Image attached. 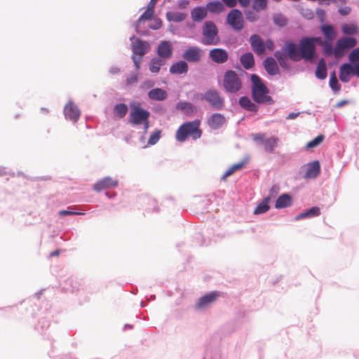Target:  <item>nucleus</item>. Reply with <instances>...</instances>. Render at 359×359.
Returning <instances> with one entry per match:
<instances>
[{"label": "nucleus", "mask_w": 359, "mask_h": 359, "mask_svg": "<svg viewBox=\"0 0 359 359\" xmlns=\"http://www.w3.org/2000/svg\"><path fill=\"white\" fill-rule=\"evenodd\" d=\"M265 43V49L268 48L269 50H272L274 48L273 42L271 39H268L264 42Z\"/></svg>", "instance_id": "55"}, {"label": "nucleus", "mask_w": 359, "mask_h": 359, "mask_svg": "<svg viewBox=\"0 0 359 359\" xmlns=\"http://www.w3.org/2000/svg\"><path fill=\"white\" fill-rule=\"evenodd\" d=\"M330 86L331 88L334 91H338L340 89V85L338 82L335 72H333L330 75Z\"/></svg>", "instance_id": "40"}, {"label": "nucleus", "mask_w": 359, "mask_h": 359, "mask_svg": "<svg viewBox=\"0 0 359 359\" xmlns=\"http://www.w3.org/2000/svg\"><path fill=\"white\" fill-rule=\"evenodd\" d=\"M223 87L226 92L236 94L242 88V81L234 71L227 70L224 75Z\"/></svg>", "instance_id": "5"}, {"label": "nucleus", "mask_w": 359, "mask_h": 359, "mask_svg": "<svg viewBox=\"0 0 359 359\" xmlns=\"http://www.w3.org/2000/svg\"><path fill=\"white\" fill-rule=\"evenodd\" d=\"M264 67L270 75H276L279 73L278 67L276 60L271 57H266L263 62Z\"/></svg>", "instance_id": "20"}, {"label": "nucleus", "mask_w": 359, "mask_h": 359, "mask_svg": "<svg viewBox=\"0 0 359 359\" xmlns=\"http://www.w3.org/2000/svg\"><path fill=\"white\" fill-rule=\"evenodd\" d=\"M252 97L257 104H272L274 102L269 95V90L256 74L251 75Z\"/></svg>", "instance_id": "3"}, {"label": "nucleus", "mask_w": 359, "mask_h": 359, "mask_svg": "<svg viewBox=\"0 0 359 359\" xmlns=\"http://www.w3.org/2000/svg\"><path fill=\"white\" fill-rule=\"evenodd\" d=\"M161 130H156L153 133L151 134L148 140V144L154 145L156 144L161 138Z\"/></svg>", "instance_id": "39"}, {"label": "nucleus", "mask_w": 359, "mask_h": 359, "mask_svg": "<svg viewBox=\"0 0 359 359\" xmlns=\"http://www.w3.org/2000/svg\"><path fill=\"white\" fill-rule=\"evenodd\" d=\"M148 97L152 100L163 101L167 98L168 93L162 88H155L149 91Z\"/></svg>", "instance_id": "22"}, {"label": "nucleus", "mask_w": 359, "mask_h": 359, "mask_svg": "<svg viewBox=\"0 0 359 359\" xmlns=\"http://www.w3.org/2000/svg\"><path fill=\"white\" fill-rule=\"evenodd\" d=\"M202 50L197 46L188 48L183 53L182 57L189 62H198L201 59Z\"/></svg>", "instance_id": "12"}, {"label": "nucleus", "mask_w": 359, "mask_h": 359, "mask_svg": "<svg viewBox=\"0 0 359 359\" xmlns=\"http://www.w3.org/2000/svg\"><path fill=\"white\" fill-rule=\"evenodd\" d=\"M351 74L359 77V64H354L353 67L348 63L342 65L340 67L339 79L342 82H348Z\"/></svg>", "instance_id": "10"}, {"label": "nucleus", "mask_w": 359, "mask_h": 359, "mask_svg": "<svg viewBox=\"0 0 359 359\" xmlns=\"http://www.w3.org/2000/svg\"><path fill=\"white\" fill-rule=\"evenodd\" d=\"M320 172V163L318 161H315L308 165L307 170L305 174V178H316Z\"/></svg>", "instance_id": "23"}, {"label": "nucleus", "mask_w": 359, "mask_h": 359, "mask_svg": "<svg viewBox=\"0 0 359 359\" xmlns=\"http://www.w3.org/2000/svg\"><path fill=\"white\" fill-rule=\"evenodd\" d=\"M225 123V118L221 114H214L208 120V126L213 130L222 127Z\"/></svg>", "instance_id": "19"}, {"label": "nucleus", "mask_w": 359, "mask_h": 359, "mask_svg": "<svg viewBox=\"0 0 359 359\" xmlns=\"http://www.w3.org/2000/svg\"><path fill=\"white\" fill-rule=\"evenodd\" d=\"M157 53L161 59L165 60L171 57L172 54V48L169 41H161L157 48Z\"/></svg>", "instance_id": "16"}, {"label": "nucleus", "mask_w": 359, "mask_h": 359, "mask_svg": "<svg viewBox=\"0 0 359 359\" xmlns=\"http://www.w3.org/2000/svg\"><path fill=\"white\" fill-rule=\"evenodd\" d=\"M208 9L206 7L198 6L193 8L191 11V17L194 22H201L206 18Z\"/></svg>", "instance_id": "21"}, {"label": "nucleus", "mask_w": 359, "mask_h": 359, "mask_svg": "<svg viewBox=\"0 0 359 359\" xmlns=\"http://www.w3.org/2000/svg\"><path fill=\"white\" fill-rule=\"evenodd\" d=\"M316 76L322 80L327 77L326 62L323 58H321L318 62L316 71Z\"/></svg>", "instance_id": "30"}, {"label": "nucleus", "mask_w": 359, "mask_h": 359, "mask_svg": "<svg viewBox=\"0 0 359 359\" xmlns=\"http://www.w3.org/2000/svg\"><path fill=\"white\" fill-rule=\"evenodd\" d=\"M176 108L186 114H191L195 111V107L188 102H180L177 104Z\"/></svg>", "instance_id": "34"}, {"label": "nucleus", "mask_w": 359, "mask_h": 359, "mask_svg": "<svg viewBox=\"0 0 359 359\" xmlns=\"http://www.w3.org/2000/svg\"><path fill=\"white\" fill-rule=\"evenodd\" d=\"M188 71V65L185 61H179L171 65L170 72L172 74H186Z\"/></svg>", "instance_id": "25"}, {"label": "nucleus", "mask_w": 359, "mask_h": 359, "mask_svg": "<svg viewBox=\"0 0 359 359\" xmlns=\"http://www.w3.org/2000/svg\"><path fill=\"white\" fill-rule=\"evenodd\" d=\"M341 29L343 32L346 34H353L358 32V27L354 24L344 25Z\"/></svg>", "instance_id": "41"}, {"label": "nucleus", "mask_w": 359, "mask_h": 359, "mask_svg": "<svg viewBox=\"0 0 359 359\" xmlns=\"http://www.w3.org/2000/svg\"><path fill=\"white\" fill-rule=\"evenodd\" d=\"M245 165V162H241V163H236V164H233V168L236 169V170H241L243 166Z\"/></svg>", "instance_id": "59"}, {"label": "nucleus", "mask_w": 359, "mask_h": 359, "mask_svg": "<svg viewBox=\"0 0 359 359\" xmlns=\"http://www.w3.org/2000/svg\"><path fill=\"white\" fill-rule=\"evenodd\" d=\"M154 86V82L151 80H147L145 81L142 85V87L144 88H149Z\"/></svg>", "instance_id": "53"}, {"label": "nucleus", "mask_w": 359, "mask_h": 359, "mask_svg": "<svg viewBox=\"0 0 359 359\" xmlns=\"http://www.w3.org/2000/svg\"><path fill=\"white\" fill-rule=\"evenodd\" d=\"M154 13V11L151 8H147L146 11L140 15L138 21H145L150 20Z\"/></svg>", "instance_id": "43"}, {"label": "nucleus", "mask_w": 359, "mask_h": 359, "mask_svg": "<svg viewBox=\"0 0 359 359\" xmlns=\"http://www.w3.org/2000/svg\"><path fill=\"white\" fill-rule=\"evenodd\" d=\"M130 111L128 122L133 126L142 125L144 121L149 118L150 113L141 107V104L132 102L130 103Z\"/></svg>", "instance_id": "6"}, {"label": "nucleus", "mask_w": 359, "mask_h": 359, "mask_svg": "<svg viewBox=\"0 0 359 359\" xmlns=\"http://www.w3.org/2000/svg\"><path fill=\"white\" fill-rule=\"evenodd\" d=\"M157 1H158V0H150L149 4L147 6V8H151V10L154 11V6L156 4Z\"/></svg>", "instance_id": "60"}, {"label": "nucleus", "mask_w": 359, "mask_h": 359, "mask_svg": "<svg viewBox=\"0 0 359 359\" xmlns=\"http://www.w3.org/2000/svg\"><path fill=\"white\" fill-rule=\"evenodd\" d=\"M64 114L67 118L72 121H76L80 116V111L78 107L72 102L67 104L64 108Z\"/></svg>", "instance_id": "17"}, {"label": "nucleus", "mask_w": 359, "mask_h": 359, "mask_svg": "<svg viewBox=\"0 0 359 359\" xmlns=\"http://www.w3.org/2000/svg\"><path fill=\"white\" fill-rule=\"evenodd\" d=\"M318 38L304 37L302 38L299 45L291 41H285L282 48V51L277 50L274 55L280 66L283 69H289L287 57L294 62H299L301 60L311 62L316 55V41Z\"/></svg>", "instance_id": "1"}, {"label": "nucleus", "mask_w": 359, "mask_h": 359, "mask_svg": "<svg viewBox=\"0 0 359 359\" xmlns=\"http://www.w3.org/2000/svg\"><path fill=\"white\" fill-rule=\"evenodd\" d=\"M242 7H248L251 0H236Z\"/></svg>", "instance_id": "58"}, {"label": "nucleus", "mask_w": 359, "mask_h": 359, "mask_svg": "<svg viewBox=\"0 0 359 359\" xmlns=\"http://www.w3.org/2000/svg\"><path fill=\"white\" fill-rule=\"evenodd\" d=\"M245 16L247 20L250 22H255L258 19L257 14L252 11H245Z\"/></svg>", "instance_id": "47"}, {"label": "nucleus", "mask_w": 359, "mask_h": 359, "mask_svg": "<svg viewBox=\"0 0 359 359\" xmlns=\"http://www.w3.org/2000/svg\"><path fill=\"white\" fill-rule=\"evenodd\" d=\"M165 64V61L160 57H154L151 60L149 64V71L152 73H158L161 67L163 66Z\"/></svg>", "instance_id": "31"}, {"label": "nucleus", "mask_w": 359, "mask_h": 359, "mask_svg": "<svg viewBox=\"0 0 359 359\" xmlns=\"http://www.w3.org/2000/svg\"><path fill=\"white\" fill-rule=\"evenodd\" d=\"M226 22L235 31H240L244 27L243 16L238 9H233L228 13Z\"/></svg>", "instance_id": "7"}, {"label": "nucleus", "mask_w": 359, "mask_h": 359, "mask_svg": "<svg viewBox=\"0 0 359 359\" xmlns=\"http://www.w3.org/2000/svg\"><path fill=\"white\" fill-rule=\"evenodd\" d=\"M250 43L253 51L258 55H263L265 52V43L258 34H252L250 37Z\"/></svg>", "instance_id": "15"}, {"label": "nucleus", "mask_w": 359, "mask_h": 359, "mask_svg": "<svg viewBox=\"0 0 359 359\" xmlns=\"http://www.w3.org/2000/svg\"><path fill=\"white\" fill-rule=\"evenodd\" d=\"M292 205V198L287 194H282L280 196L276 202V208L280 209L286 207H289Z\"/></svg>", "instance_id": "27"}, {"label": "nucleus", "mask_w": 359, "mask_h": 359, "mask_svg": "<svg viewBox=\"0 0 359 359\" xmlns=\"http://www.w3.org/2000/svg\"><path fill=\"white\" fill-rule=\"evenodd\" d=\"M324 140V135H320L317 136L316 138H314L313 140L309 142L306 144V148L307 149H311L314 148L317 146H318Z\"/></svg>", "instance_id": "42"}, {"label": "nucleus", "mask_w": 359, "mask_h": 359, "mask_svg": "<svg viewBox=\"0 0 359 359\" xmlns=\"http://www.w3.org/2000/svg\"><path fill=\"white\" fill-rule=\"evenodd\" d=\"M210 58L217 64L225 63L229 59L227 51L222 48H213L209 52Z\"/></svg>", "instance_id": "13"}, {"label": "nucleus", "mask_w": 359, "mask_h": 359, "mask_svg": "<svg viewBox=\"0 0 359 359\" xmlns=\"http://www.w3.org/2000/svg\"><path fill=\"white\" fill-rule=\"evenodd\" d=\"M114 111L120 118H123L128 112V107L126 104H116Z\"/></svg>", "instance_id": "36"}, {"label": "nucleus", "mask_w": 359, "mask_h": 359, "mask_svg": "<svg viewBox=\"0 0 359 359\" xmlns=\"http://www.w3.org/2000/svg\"><path fill=\"white\" fill-rule=\"evenodd\" d=\"M138 80V74L133 73L131 74L126 79V83L127 85L130 86L135 83H136Z\"/></svg>", "instance_id": "48"}, {"label": "nucleus", "mask_w": 359, "mask_h": 359, "mask_svg": "<svg viewBox=\"0 0 359 359\" xmlns=\"http://www.w3.org/2000/svg\"><path fill=\"white\" fill-rule=\"evenodd\" d=\"M41 112H43V114H48V109H46V108H41Z\"/></svg>", "instance_id": "64"}, {"label": "nucleus", "mask_w": 359, "mask_h": 359, "mask_svg": "<svg viewBox=\"0 0 359 359\" xmlns=\"http://www.w3.org/2000/svg\"><path fill=\"white\" fill-rule=\"evenodd\" d=\"M236 169L233 168V166L232 165L231 168H229L223 175L222 179L225 180L226 177L231 175L233 173L236 172Z\"/></svg>", "instance_id": "52"}, {"label": "nucleus", "mask_w": 359, "mask_h": 359, "mask_svg": "<svg viewBox=\"0 0 359 359\" xmlns=\"http://www.w3.org/2000/svg\"><path fill=\"white\" fill-rule=\"evenodd\" d=\"M347 103H348L347 100H341V101H340V102L337 103L336 107H341L346 104Z\"/></svg>", "instance_id": "62"}, {"label": "nucleus", "mask_w": 359, "mask_h": 359, "mask_svg": "<svg viewBox=\"0 0 359 359\" xmlns=\"http://www.w3.org/2000/svg\"><path fill=\"white\" fill-rule=\"evenodd\" d=\"M265 136L264 134H257L254 135L253 140L257 141L259 140L262 144L264 143V141L266 140Z\"/></svg>", "instance_id": "56"}, {"label": "nucleus", "mask_w": 359, "mask_h": 359, "mask_svg": "<svg viewBox=\"0 0 359 359\" xmlns=\"http://www.w3.org/2000/svg\"><path fill=\"white\" fill-rule=\"evenodd\" d=\"M58 215H59L60 216H67V215H84V212H74V211H70V210H60V211H59Z\"/></svg>", "instance_id": "46"}, {"label": "nucleus", "mask_w": 359, "mask_h": 359, "mask_svg": "<svg viewBox=\"0 0 359 359\" xmlns=\"http://www.w3.org/2000/svg\"><path fill=\"white\" fill-rule=\"evenodd\" d=\"M266 0H253L252 8L255 11L259 12L262 10H264L266 8Z\"/></svg>", "instance_id": "37"}, {"label": "nucleus", "mask_w": 359, "mask_h": 359, "mask_svg": "<svg viewBox=\"0 0 359 359\" xmlns=\"http://www.w3.org/2000/svg\"><path fill=\"white\" fill-rule=\"evenodd\" d=\"M240 60L246 69L252 68L255 65L254 56L251 53H246L241 55Z\"/></svg>", "instance_id": "29"}, {"label": "nucleus", "mask_w": 359, "mask_h": 359, "mask_svg": "<svg viewBox=\"0 0 359 359\" xmlns=\"http://www.w3.org/2000/svg\"><path fill=\"white\" fill-rule=\"evenodd\" d=\"M321 30L327 40L332 41L335 38L336 34L332 26L328 25H323Z\"/></svg>", "instance_id": "35"}, {"label": "nucleus", "mask_w": 359, "mask_h": 359, "mask_svg": "<svg viewBox=\"0 0 359 359\" xmlns=\"http://www.w3.org/2000/svg\"><path fill=\"white\" fill-rule=\"evenodd\" d=\"M204 99L216 109H221L224 105V97L215 89L207 90L204 95Z\"/></svg>", "instance_id": "9"}, {"label": "nucleus", "mask_w": 359, "mask_h": 359, "mask_svg": "<svg viewBox=\"0 0 359 359\" xmlns=\"http://www.w3.org/2000/svg\"><path fill=\"white\" fill-rule=\"evenodd\" d=\"M150 46L148 42L143 41L140 39H137L133 44V51L135 55H138L140 57L144 55L149 50Z\"/></svg>", "instance_id": "18"}, {"label": "nucleus", "mask_w": 359, "mask_h": 359, "mask_svg": "<svg viewBox=\"0 0 359 359\" xmlns=\"http://www.w3.org/2000/svg\"><path fill=\"white\" fill-rule=\"evenodd\" d=\"M133 60L135 68H136L137 71H138L140 68V63L142 60V57H140L139 59H137V57L135 55H133Z\"/></svg>", "instance_id": "54"}, {"label": "nucleus", "mask_w": 359, "mask_h": 359, "mask_svg": "<svg viewBox=\"0 0 359 359\" xmlns=\"http://www.w3.org/2000/svg\"><path fill=\"white\" fill-rule=\"evenodd\" d=\"M208 11L212 13H220L225 10L224 4L219 1H210L207 4Z\"/></svg>", "instance_id": "28"}, {"label": "nucleus", "mask_w": 359, "mask_h": 359, "mask_svg": "<svg viewBox=\"0 0 359 359\" xmlns=\"http://www.w3.org/2000/svg\"><path fill=\"white\" fill-rule=\"evenodd\" d=\"M201 121L196 119L182 123L175 132V139L180 142H184L189 137L194 140L201 137L203 131L200 128Z\"/></svg>", "instance_id": "2"}, {"label": "nucleus", "mask_w": 359, "mask_h": 359, "mask_svg": "<svg viewBox=\"0 0 359 359\" xmlns=\"http://www.w3.org/2000/svg\"><path fill=\"white\" fill-rule=\"evenodd\" d=\"M239 104L244 109L252 112H257L259 109L258 106L247 96H243L239 99Z\"/></svg>", "instance_id": "24"}, {"label": "nucleus", "mask_w": 359, "mask_h": 359, "mask_svg": "<svg viewBox=\"0 0 359 359\" xmlns=\"http://www.w3.org/2000/svg\"><path fill=\"white\" fill-rule=\"evenodd\" d=\"M349 60L354 64H359V48L352 50L349 55Z\"/></svg>", "instance_id": "45"}, {"label": "nucleus", "mask_w": 359, "mask_h": 359, "mask_svg": "<svg viewBox=\"0 0 359 359\" xmlns=\"http://www.w3.org/2000/svg\"><path fill=\"white\" fill-rule=\"evenodd\" d=\"M167 15L169 20L174 22H181L186 18V15L182 13H168Z\"/></svg>", "instance_id": "38"}, {"label": "nucleus", "mask_w": 359, "mask_h": 359, "mask_svg": "<svg viewBox=\"0 0 359 359\" xmlns=\"http://www.w3.org/2000/svg\"><path fill=\"white\" fill-rule=\"evenodd\" d=\"M218 29L212 21H206L202 29L203 39L201 43L206 46L217 45L220 39Z\"/></svg>", "instance_id": "4"}, {"label": "nucleus", "mask_w": 359, "mask_h": 359, "mask_svg": "<svg viewBox=\"0 0 359 359\" xmlns=\"http://www.w3.org/2000/svg\"><path fill=\"white\" fill-rule=\"evenodd\" d=\"M325 53L327 55L334 54V50L332 45L330 43H325L324 45Z\"/></svg>", "instance_id": "49"}, {"label": "nucleus", "mask_w": 359, "mask_h": 359, "mask_svg": "<svg viewBox=\"0 0 359 359\" xmlns=\"http://www.w3.org/2000/svg\"><path fill=\"white\" fill-rule=\"evenodd\" d=\"M273 20L276 25L283 27L287 24V19L281 14H277L273 17Z\"/></svg>", "instance_id": "44"}, {"label": "nucleus", "mask_w": 359, "mask_h": 359, "mask_svg": "<svg viewBox=\"0 0 359 359\" xmlns=\"http://www.w3.org/2000/svg\"><path fill=\"white\" fill-rule=\"evenodd\" d=\"M279 191V187L278 186H273L270 190L269 196L270 198L275 197Z\"/></svg>", "instance_id": "51"}, {"label": "nucleus", "mask_w": 359, "mask_h": 359, "mask_svg": "<svg viewBox=\"0 0 359 359\" xmlns=\"http://www.w3.org/2000/svg\"><path fill=\"white\" fill-rule=\"evenodd\" d=\"M320 215V209L318 207H312L308 210L298 214L295 217V220H300L305 218H311L319 216Z\"/></svg>", "instance_id": "26"}, {"label": "nucleus", "mask_w": 359, "mask_h": 359, "mask_svg": "<svg viewBox=\"0 0 359 359\" xmlns=\"http://www.w3.org/2000/svg\"><path fill=\"white\" fill-rule=\"evenodd\" d=\"M118 184L117 179H114L111 177H105L94 184V189L96 191H101L102 190L109 189L111 187H116Z\"/></svg>", "instance_id": "14"}, {"label": "nucleus", "mask_w": 359, "mask_h": 359, "mask_svg": "<svg viewBox=\"0 0 359 359\" xmlns=\"http://www.w3.org/2000/svg\"><path fill=\"white\" fill-rule=\"evenodd\" d=\"M351 11V8L349 7H345V8H340L339 10V12L342 15H348Z\"/></svg>", "instance_id": "57"}, {"label": "nucleus", "mask_w": 359, "mask_h": 359, "mask_svg": "<svg viewBox=\"0 0 359 359\" xmlns=\"http://www.w3.org/2000/svg\"><path fill=\"white\" fill-rule=\"evenodd\" d=\"M297 116V114H294V113H290L288 116H287V118L288 119H293L294 118H296Z\"/></svg>", "instance_id": "63"}, {"label": "nucleus", "mask_w": 359, "mask_h": 359, "mask_svg": "<svg viewBox=\"0 0 359 359\" xmlns=\"http://www.w3.org/2000/svg\"><path fill=\"white\" fill-rule=\"evenodd\" d=\"M142 125L144 126V130L147 131L148 130L149 127V118H147V121H144L142 123Z\"/></svg>", "instance_id": "61"}, {"label": "nucleus", "mask_w": 359, "mask_h": 359, "mask_svg": "<svg viewBox=\"0 0 359 359\" xmlns=\"http://www.w3.org/2000/svg\"><path fill=\"white\" fill-rule=\"evenodd\" d=\"M219 296L220 292L218 291H213L208 293L198 299L196 303L195 307L197 309H205L214 303Z\"/></svg>", "instance_id": "11"}, {"label": "nucleus", "mask_w": 359, "mask_h": 359, "mask_svg": "<svg viewBox=\"0 0 359 359\" xmlns=\"http://www.w3.org/2000/svg\"><path fill=\"white\" fill-rule=\"evenodd\" d=\"M278 141L279 140L276 137L266 138L263 143L265 150L268 152L272 153L274 149L278 146Z\"/></svg>", "instance_id": "33"}, {"label": "nucleus", "mask_w": 359, "mask_h": 359, "mask_svg": "<svg viewBox=\"0 0 359 359\" xmlns=\"http://www.w3.org/2000/svg\"><path fill=\"white\" fill-rule=\"evenodd\" d=\"M222 1L229 8H234L237 5L236 0H222Z\"/></svg>", "instance_id": "50"}, {"label": "nucleus", "mask_w": 359, "mask_h": 359, "mask_svg": "<svg viewBox=\"0 0 359 359\" xmlns=\"http://www.w3.org/2000/svg\"><path fill=\"white\" fill-rule=\"evenodd\" d=\"M269 201L270 196H267L265 198H264V200L261 203H259L254 210V214L260 215L267 212L270 208V206L269 205Z\"/></svg>", "instance_id": "32"}, {"label": "nucleus", "mask_w": 359, "mask_h": 359, "mask_svg": "<svg viewBox=\"0 0 359 359\" xmlns=\"http://www.w3.org/2000/svg\"><path fill=\"white\" fill-rule=\"evenodd\" d=\"M356 43V39L351 37H344L339 39L334 50V56L336 57H341L346 49L354 47Z\"/></svg>", "instance_id": "8"}]
</instances>
